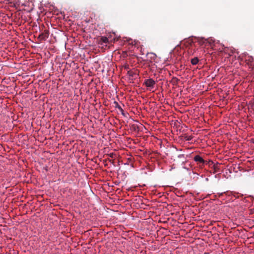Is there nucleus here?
<instances>
[{"instance_id":"nucleus-11","label":"nucleus","mask_w":254,"mask_h":254,"mask_svg":"<svg viewBox=\"0 0 254 254\" xmlns=\"http://www.w3.org/2000/svg\"><path fill=\"white\" fill-rule=\"evenodd\" d=\"M109 156L110 157H112V158H114V156H115V154L112 153H110L109 154Z\"/></svg>"},{"instance_id":"nucleus-1","label":"nucleus","mask_w":254,"mask_h":254,"mask_svg":"<svg viewBox=\"0 0 254 254\" xmlns=\"http://www.w3.org/2000/svg\"><path fill=\"white\" fill-rule=\"evenodd\" d=\"M156 82L152 78L145 79L144 82V84L150 89L153 88Z\"/></svg>"},{"instance_id":"nucleus-4","label":"nucleus","mask_w":254,"mask_h":254,"mask_svg":"<svg viewBox=\"0 0 254 254\" xmlns=\"http://www.w3.org/2000/svg\"><path fill=\"white\" fill-rule=\"evenodd\" d=\"M194 160L200 164H204L205 162L204 159L199 155H195L194 157Z\"/></svg>"},{"instance_id":"nucleus-3","label":"nucleus","mask_w":254,"mask_h":254,"mask_svg":"<svg viewBox=\"0 0 254 254\" xmlns=\"http://www.w3.org/2000/svg\"><path fill=\"white\" fill-rule=\"evenodd\" d=\"M128 75L133 78H135L137 76L138 73L137 70H129L127 71Z\"/></svg>"},{"instance_id":"nucleus-7","label":"nucleus","mask_w":254,"mask_h":254,"mask_svg":"<svg viewBox=\"0 0 254 254\" xmlns=\"http://www.w3.org/2000/svg\"><path fill=\"white\" fill-rule=\"evenodd\" d=\"M147 56L149 57L151 59H154L156 57V55L153 53H148Z\"/></svg>"},{"instance_id":"nucleus-13","label":"nucleus","mask_w":254,"mask_h":254,"mask_svg":"<svg viewBox=\"0 0 254 254\" xmlns=\"http://www.w3.org/2000/svg\"><path fill=\"white\" fill-rule=\"evenodd\" d=\"M225 193V192H222V193H218V194L219 195V196H222V195L223 194V193Z\"/></svg>"},{"instance_id":"nucleus-14","label":"nucleus","mask_w":254,"mask_h":254,"mask_svg":"<svg viewBox=\"0 0 254 254\" xmlns=\"http://www.w3.org/2000/svg\"><path fill=\"white\" fill-rule=\"evenodd\" d=\"M118 109H120V110L122 112H124V111H123V109H122L120 106H118Z\"/></svg>"},{"instance_id":"nucleus-9","label":"nucleus","mask_w":254,"mask_h":254,"mask_svg":"<svg viewBox=\"0 0 254 254\" xmlns=\"http://www.w3.org/2000/svg\"><path fill=\"white\" fill-rule=\"evenodd\" d=\"M249 59L248 61H249V62H252V61H253V60H254L253 57H252V56H251V57H249Z\"/></svg>"},{"instance_id":"nucleus-10","label":"nucleus","mask_w":254,"mask_h":254,"mask_svg":"<svg viewBox=\"0 0 254 254\" xmlns=\"http://www.w3.org/2000/svg\"><path fill=\"white\" fill-rule=\"evenodd\" d=\"M214 169L215 170V172H217L218 167L217 166L214 165Z\"/></svg>"},{"instance_id":"nucleus-2","label":"nucleus","mask_w":254,"mask_h":254,"mask_svg":"<svg viewBox=\"0 0 254 254\" xmlns=\"http://www.w3.org/2000/svg\"><path fill=\"white\" fill-rule=\"evenodd\" d=\"M49 31L47 30H44V31L41 33L38 37V39H39L41 41L45 40L49 37Z\"/></svg>"},{"instance_id":"nucleus-16","label":"nucleus","mask_w":254,"mask_h":254,"mask_svg":"<svg viewBox=\"0 0 254 254\" xmlns=\"http://www.w3.org/2000/svg\"><path fill=\"white\" fill-rule=\"evenodd\" d=\"M125 68L128 69V65H126L125 66Z\"/></svg>"},{"instance_id":"nucleus-8","label":"nucleus","mask_w":254,"mask_h":254,"mask_svg":"<svg viewBox=\"0 0 254 254\" xmlns=\"http://www.w3.org/2000/svg\"><path fill=\"white\" fill-rule=\"evenodd\" d=\"M185 139L186 140H188V141H190V140H191V139L192 138V136H187L185 137Z\"/></svg>"},{"instance_id":"nucleus-5","label":"nucleus","mask_w":254,"mask_h":254,"mask_svg":"<svg viewBox=\"0 0 254 254\" xmlns=\"http://www.w3.org/2000/svg\"><path fill=\"white\" fill-rule=\"evenodd\" d=\"M198 61L199 60L198 58L197 57H195L191 59V63L193 65H196L198 63Z\"/></svg>"},{"instance_id":"nucleus-6","label":"nucleus","mask_w":254,"mask_h":254,"mask_svg":"<svg viewBox=\"0 0 254 254\" xmlns=\"http://www.w3.org/2000/svg\"><path fill=\"white\" fill-rule=\"evenodd\" d=\"M100 42L102 43H107L108 42V39L107 37L103 36L100 39Z\"/></svg>"},{"instance_id":"nucleus-12","label":"nucleus","mask_w":254,"mask_h":254,"mask_svg":"<svg viewBox=\"0 0 254 254\" xmlns=\"http://www.w3.org/2000/svg\"><path fill=\"white\" fill-rule=\"evenodd\" d=\"M178 157H179V158H182V157H183V158H184V155H183V154H180V155H179L178 156Z\"/></svg>"},{"instance_id":"nucleus-15","label":"nucleus","mask_w":254,"mask_h":254,"mask_svg":"<svg viewBox=\"0 0 254 254\" xmlns=\"http://www.w3.org/2000/svg\"><path fill=\"white\" fill-rule=\"evenodd\" d=\"M198 42H199V44H202L204 43V42H203V41H202V40H199Z\"/></svg>"}]
</instances>
